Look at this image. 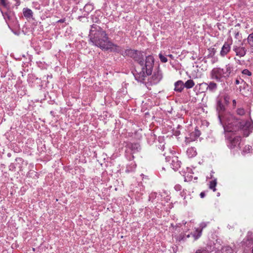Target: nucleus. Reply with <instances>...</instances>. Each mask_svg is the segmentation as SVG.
<instances>
[{
	"label": "nucleus",
	"instance_id": "obj_1",
	"mask_svg": "<svg viewBox=\"0 0 253 253\" xmlns=\"http://www.w3.org/2000/svg\"><path fill=\"white\" fill-rule=\"evenodd\" d=\"M130 57L137 62L140 67L135 69L133 74L136 80L140 83L144 81L147 76L152 74L154 65V58L152 55L145 56L143 52L133 50Z\"/></svg>",
	"mask_w": 253,
	"mask_h": 253
},
{
	"label": "nucleus",
	"instance_id": "obj_2",
	"mask_svg": "<svg viewBox=\"0 0 253 253\" xmlns=\"http://www.w3.org/2000/svg\"><path fill=\"white\" fill-rule=\"evenodd\" d=\"M88 37L90 42L93 45L102 50H108L112 49L114 43L109 40L106 31L97 24L91 26Z\"/></svg>",
	"mask_w": 253,
	"mask_h": 253
},
{
	"label": "nucleus",
	"instance_id": "obj_3",
	"mask_svg": "<svg viewBox=\"0 0 253 253\" xmlns=\"http://www.w3.org/2000/svg\"><path fill=\"white\" fill-rule=\"evenodd\" d=\"M226 119L230 122L224 126V130L228 132H236L239 130L243 131L245 137L249 135L253 127L252 120L247 121H240L234 115H228Z\"/></svg>",
	"mask_w": 253,
	"mask_h": 253
},
{
	"label": "nucleus",
	"instance_id": "obj_4",
	"mask_svg": "<svg viewBox=\"0 0 253 253\" xmlns=\"http://www.w3.org/2000/svg\"><path fill=\"white\" fill-rule=\"evenodd\" d=\"M226 101L225 98L223 100L221 98H217L216 105V112L218 114V118L220 124L222 125L224 128V126H226L227 124H228L229 122H230V121H229L226 119V117L228 115H232L230 113L226 112V108L224 104Z\"/></svg>",
	"mask_w": 253,
	"mask_h": 253
},
{
	"label": "nucleus",
	"instance_id": "obj_5",
	"mask_svg": "<svg viewBox=\"0 0 253 253\" xmlns=\"http://www.w3.org/2000/svg\"><path fill=\"white\" fill-rule=\"evenodd\" d=\"M211 79L217 82H222L223 79H227L224 73V69L220 67H216L212 69L210 73Z\"/></svg>",
	"mask_w": 253,
	"mask_h": 253
},
{
	"label": "nucleus",
	"instance_id": "obj_6",
	"mask_svg": "<svg viewBox=\"0 0 253 253\" xmlns=\"http://www.w3.org/2000/svg\"><path fill=\"white\" fill-rule=\"evenodd\" d=\"M243 42H242L241 45H234L233 50L236 53V55L240 57H244L247 53V49L243 46Z\"/></svg>",
	"mask_w": 253,
	"mask_h": 253
},
{
	"label": "nucleus",
	"instance_id": "obj_7",
	"mask_svg": "<svg viewBox=\"0 0 253 253\" xmlns=\"http://www.w3.org/2000/svg\"><path fill=\"white\" fill-rule=\"evenodd\" d=\"M201 135L200 131L197 129H195L194 131L190 133L189 137H185V142L186 144L191 142L195 141Z\"/></svg>",
	"mask_w": 253,
	"mask_h": 253
},
{
	"label": "nucleus",
	"instance_id": "obj_8",
	"mask_svg": "<svg viewBox=\"0 0 253 253\" xmlns=\"http://www.w3.org/2000/svg\"><path fill=\"white\" fill-rule=\"evenodd\" d=\"M170 161V165L171 168L174 171H176V170H178V169L181 167V163L178 160V157L173 156L171 158Z\"/></svg>",
	"mask_w": 253,
	"mask_h": 253
},
{
	"label": "nucleus",
	"instance_id": "obj_9",
	"mask_svg": "<svg viewBox=\"0 0 253 253\" xmlns=\"http://www.w3.org/2000/svg\"><path fill=\"white\" fill-rule=\"evenodd\" d=\"M230 45L231 43H229L228 42H224L220 52V55L221 56L224 57L229 53L231 49Z\"/></svg>",
	"mask_w": 253,
	"mask_h": 253
},
{
	"label": "nucleus",
	"instance_id": "obj_10",
	"mask_svg": "<svg viewBox=\"0 0 253 253\" xmlns=\"http://www.w3.org/2000/svg\"><path fill=\"white\" fill-rule=\"evenodd\" d=\"M224 73L227 78H229L231 74H235L233 65L231 63L226 64L225 65V69H224Z\"/></svg>",
	"mask_w": 253,
	"mask_h": 253
},
{
	"label": "nucleus",
	"instance_id": "obj_11",
	"mask_svg": "<svg viewBox=\"0 0 253 253\" xmlns=\"http://www.w3.org/2000/svg\"><path fill=\"white\" fill-rule=\"evenodd\" d=\"M241 140L240 136H236L230 140L229 147L230 149L235 148L237 145L239 146Z\"/></svg>",
	"mask_w": 253,
	"mask_h": 253
},
{
	"label": "nucleus",
	"instance_id": "obj_12",
	"mask_svg": "<svg viewBox=\"0 0 253 253\" xmlns=\"http://www.w3.org/2000/svg\"><path fill=\"white\" fill-rule=\"evenodd\" d=\"M162 74L159 70L155 72L152 76V80L154 84H157L159 83L162 79Z\"/></svg>",
	"mask_w": 253,
	"mask_h": 253
},
{
	"label": "nucleus",
	"instance_id": "obj_13",
	"mask_svg": "<svg viewBox=\"0 0 253 253\" xmlns=\"http://www.w3.org/2000/svg\"><path fill=\"white\" fill-rule=\"evenodd\" d=\"M128 147L131 150L133 153L139 152L141 150V147L139 143H129L127 144Z\"/></svg>",
	"mask_w": 253,
	"mask_h": 253
},
{
	"label": "nucleus",
	"instance_id": "obj_14",
	"mask_svg": "<svg viewBox=\"0 0 253 253\" xmlns=\"http://www.w3.org/2000/svg\"><path fill=\"white\" fill-rule=\"evenodd\" d=\"M174 86V90L177 92H181L184 87V84L182 81L179 80L175 83Z\"/></svg>",
	"mask_w": 253,
	"mask_h": 253
},
{
	"label": "nucleus",
	"instance_id": "obj_15",
	"mask_svg": "<svg viewBox=\"0 0 253 253\" xmlns=\"http://www.w3.org/2000/svg\"><path fill=\"white\" fill-rule=\"evenodd\" d=\"M187 154L189 158H192L195 156L197 152L195 148L193 147L189 148L187 150Z\"/></svg>",
	"mask_w": 253,
	"mask_h": 253
},
{
	"label": "nucleus",
	"instance_id": "obj_16",
	"mask_svg": "<svg viewBox=\"0 0 253 253\" xmlns=\"http://www.w3.org/2000/svg\"><path fill=\"white\" fill-rule=\"evenodd\" d=\"M24 16L26 18H31L33 16L32 11L28 8H24L23 11Z\"/></svg>",
	"mask_w": 253,
	"mask_h": 253
},
{
	"label": "nucleus",
	"instance_id": "obj_17",
	"mask_svg": "<svg viewBox=\"0 0 253 253\" xmlns=\"http://www.w3.org/2000/svg\"><path fill=\"white\" fill-rule=\"evenodd\" d=\"M208 90L210 91H213L217 88V84L213 82H210L209 84H208Z\"/></svg>",
	"mask_w": 253,
	"mask_h": 253
},
{
	"label": "nucleus",
	"instance_id": "obj_18",
	"mask_svg": "<svg viewBox=\"0 0 253 253\" xmlns=\"http://www.w3.org/2000/svg\"><path fill=\"white\" fill-rule=\"evenodd\" d=\"M133 50L134 49H127L125 50H123V49H122L121 54L124 56H128L130 57V54H132Z\"/></svg>",
	"mask_w": 253,
	"mask_h": 253
},
{
	"label": "nucleus",
	"instance_id": "obj_19",
	"mask_svg": "<svg viewBox=\"0 0 253 253\" xmlns=\"http://www.w3.org/2000/svg\"><path fill=\"white\" fill-rule=\"evenodd\" d=\"M184 84V87L187 89L191 88L195 85V83L192 80H188Z\"/></svg>",
	"mask_w": 253,
	"mask_h": 253
},
{
	"label": "nucleus",
	"instance_id": "obj_20",
	"mask_svg": "<svg viewBox=\"0 0 253 253\" xmlns=\"http://www.w3.org/2000/svg\"><path fill=\"white\" fill-rule=\"evenodd\" d=\"M190 237V235L188 234L186 235L184 234H180L179 236L176 237V240L178 242H181L182 241H185L186 238H189Z\"/></svg>",
	"mask_w": 253,
	"mask_h": 253
},
{
	"label": "nucleus",
	"instance_id": "obj_21",
	"mask_svg": "<svg viewBox=\"0 0 253 253\" xmlns=\"http://www.w3.org/2000/svg\"><path fill=\"white\" fill-rule=\"evenodd\" d=\"M193 237L194 238V240H197L202 235V230H200L199 229H197L195 232L193 234H192Z\"/></svg>",
	"mask_w": 253,
	"mask_h": 253
},
{
	"label": "nucleus",
	"instance_id": "obj_22",
	"mask_svg": "<svg viewBox=\"0 0 253 253\" xmlns=\"http://www.w3.org/2000/svg\"><path fill=\"white\" fill-rule=\"evenodd\" d=\"M84 9L85 11L87 12V13H89L93 10V5L91 4H86L84 6Z\"/></svg>",
	"mask_w": 253,
	"mask_h": 253
},
{
	"label": "nucleus",
	"instance_id": "obj_23",
	"mask_svg": "<svg viewBox=\"0 0 253 253\" xmlns=\"http://www.w3.org/2000/svg\"><path fill=\"white\" fill-rule=\"evenodd\" d=\"M247 41L250 46L253 48V33L249 35Z\"/></svg>",
	"mask_w": 253,
	"mask_h": 253
},
{
	"label": "nucleus",
	"instance_id": "obj_24",
	"mask_svg": "<svg viewBox=\"0 0 253 253\" xmlns=\"http://www.w3.org/2000/svg\"><path fill=\"white\" fill-rule=\"evenodd\" d=\"M200 89L202 90V92H205L206 90H208V83H202L199 84Z\"/></svg>",
	"mask_w": 253,
	"mask_h": 253
},
{
	"label": "nucleus",
	"instance_id": "obj_25",
	"mask_svg": "<svg viewBox=\"0 0 253 253\" xmlns=\"http://www.w3.org/2000/svg\"><path fill=\"white\" fill-rule=\"evenodd\" d=\"M216 180L214 179L210 181L209 187L210 189H212L213 191H215L216 188L215 186L216 185Z\"/></svg>",
	"mask_w": 253,
	"mask_h": 253
},
{
	"label": "nucleus",
	"instance_id": "obj_26",
	"mask_svg": "<svg viewBox=\"0 0 253 253\" xmlns=\"http://www.w3.org/2000/svg\"><path fill=\"white\" fill-rule=\"evenodd\" d=\"M237 115L239 116H243L245 114V110L243 108H238L236 111Z\"/></svg>",
	"mask_w": 253,
	"mask_h": 253
},
{
	"label": "nucleus",
	"instance_id": "obj_27",
	"mask_svg": "<svg viewBox=\"0 0 253 253\" xmlns=\"http://www.w3.org/2000/svg\"><path fill=\"white\" fill-rule=\"evenodd\" d=\"M159 57L160 59V61L163 63H166L168 61L167 58L166 56L164 55L162 52L160 53L159 54Z\"/></svg>",
	"mask_w": 253,
	"mask_h": 253
},
{
	"label": "nucleus",
	"instance_id": "obj_28",
	"mask_svg": "<svg viewBox=\"0 0 253 253\" xmlns=\"http://www.w3.org/2000/svg\"><path fill=\"white\" fill-rule=\"evenodd\" d=\"M251 149H252L251 146H250L249 145L246 146L243 150V153H249L250 152V150Z\"/></svg>",
	"mask_w": 253,
	"mask_h": 253
},
{
	"label": "nucleus",
	"instance_id": "obj_29",
	"mask_svg": "<svg viewBox=\"0 0 253 253\" xmlns=\"http://www.w3.org/2000/svg\"><path fill=\"white\" fill-rule=\"evenodd\" d=\"M115 47V49H114V51H116L117 52L121 53L122 49L121 48V47H120V46H118V45H117L116 44H114V45H112V47Z\"/></svg>",
	"mask_w": 253,
	"mask_h": 253
},
{
	"label": "nucleus",
	"instance_id": "obj_30",
	"mask_svg": "<svg viewBox=\"0 0 253 253\" xmlns=\"http://www.w3.org/2000/svg\"><path fill=\"white\" fill-rule=\"evenodd\" d=\"M195 253H209L208 251L203 248H201L196 251Z\"/></svg>",
	"mask_w": 253,
	"mask_h": 253
},
{
	"label": "nucleus",
	"instance_id": "obj_31",
	"mask_svg": "<svg viewBox=\"0 0 253 253\" xmlns=\"http://www.w3.org/2000/svg\"><path fill=\"white\" fill-rule=\"evenodd\" d=\"M242 73L243 74L248 75L249 76H251L252 75V72L247 69L243 70Z\"/></svg>",
	"mask_w": 253,
	"mask_h": 253
},
{
	"label": "nucleus",
	"instance_id": "obj_32",
	"mask_svg": "<svg viewBox=\"0 0 253 253\" xmlns=\"http://www.w3.org/2000/svg\"><path fill=\"white\" fill-rule=\"evenodd\" d=\"M0 5L6 7L8 5L7 0H0Z\"/></svg>",
	"mask_w": 253,
	"mask_h": 253
},
{
	"label": "nucleus",
	"instance_id": "obj_33",
	"mask_svg": "<svg viewBox=\"0 0 253 253\" xmlns=\"http://www.w3.org/2000/svg\"><path fill=\"white\" fill-rule=\"evenodd\" d=\"M174 188V189L176 191H180L182 189V187L179 184H177V185H175Z\"/></svg>",
	"mask_w": 253,
	"mask_h": 253
},
{
	"label": "nucleus",
	"instance_id": "obj_34",
	"mask_svg": "<svg viewBox=\"0 0 253 253\" xmlns=\"http://www.w3.org/2000/svg\"><path fill=\"white\" fill-rule=\"evenodd\" d=\"M206 226V224L205 223H202L201 224L200 227H201V229L200 230H203L204 228H205Z\"/></svg>",
	"mask_w": 253,
	"mask_h": 253
},
{
	"label": "nucleus",
	"instance_id": "obj_35",
	"mask_svg": "<svg viewBox=\"0 0 253 253\" xmlns=\"http://www.w3.org/2000/svg\"><path fill=\"white\" fill-rule=\"evenodd\" d=\"M200 195L201 198H203L205 197V193L204 192H202L200 193Z\"/></svg>",
	"mask_w": 253,
	"mask_h": 253
},
{
	"label": "nucleus",
	"instance_id": "obj_36",
	"mask_svg": "<svg viewBox=\"0 0 253 253\" xmlns=\"http://www.w3.org/2000/svg\"><path fill=\"white\" fill-rule=\"evenodd\" d=\"M15 1H16V4L17 5H19L20 4V0H14Z\"/></svg>",
	"mask_w": 253,
	"mask_h": 253
},
{
	"label": "nucleus",
	"instance_id": "obj_37",
	"mask_svg": "<svg viewBox=\"0 0 253 253\" xmlns=\"http://www.w3.org/2000/svg\"><path fill=\"white\" fill-rule=\"evenodd\" d=\"M236 105V101L235 100H233V106L234 107H235Z\"/></svg>",
	"mask_w": 253,
	"mask_h": 253
},
{
	"label": "nucleus",
	"instance_id": "obj_38",
	"mask_svg": "<svg viewBox=\"0 0 253 253\" xmlns=\"http://www.w3.org/2000/svg\"><path fill=\"white\" fill-rule=\"evenodd\" d=\"M235 84H240V81L238 79H236L235 81Z\"/></svg>",
	"mask_w": 253,
	"mask_h": 253
},
{
	"label": "nucleus",
	"instance_id": "obj_39",
	"mask_svg": "<svg viewBox=\"0 0 253 253\" xmlns=\"http://www.w3.org/2000/svg\"><path fill=\"white\" fill-rule=\"evenodd\" d=\"M15 168L13 164H11L10 166V169H11Z\"/></svg>",
	"mask_w": 253,
	"mask_h": 253
},
{
	"label": "nucleus",
	"instance_id": "obj_40",
	"mask_svg": "<svg viewBox=\"0 0 253 253\" xmlns=\"http://www.w3.org/2000/svg\"><path fill=\"white\" fill-rule=\"evenodd\" d=\"M64 19H60L58 22H60V23H62V22H64Z\"/></svg>",
	"mask_w": 253,
	"mask_h": 253
},
{
	"label": "nucleus",
	"instance_id": "obj_41",
	"mask_svg": "<svg viewBox=\"0 0 253 253\" xmlns=\"http://www.w3.org/2000/svg\"><path fill=\"white\" fill-rule=\"evenodd\" d=\"M16 161H22V159L20 158H16Z\"/></svg>",
	"mask_w": 253,
	"mask_h": 253
},
{
	"label": "nucleus",
	"instance_id": "obj_42",
	"mask_svg": "<svg viewBox=\"0 0 253 253\" xmlns=\"http://www.w3.org/2000/svg\"><path fill=\"white\" fill-rule=\"evenodd\" d=\"M212 52H213V54H213V55L215 54V50H214V48H212Z\"/></svg>",
	"mask_w": 253,
	"mask_h": 253
},
{
	"label": "nucleus",
	"instance_id": "obj_43",
	"mask_svg": "<svg viewBox=\"0 0 253 253\" xmlns=\"http://www.w3.org/2000/svg\"><path fill=\"white\" fill-rule=\"evenodd\" d=\"M169 57H170V58H172L173 57V56L171 55V54H169L168 55Z\"/></svg>",
	"mask_w": 253,
	"mask_h": 253
},
{
	"label": "nucleus",
	"instance_id": "obj_44",
	"mask_svg": "<svg viewBox=\"0 0 253 253\" xmlns=\"http://www.w3.org/2000/svg\"><path fill=\"white\" fill-rule=\"evenodd\" d=\"M238 35H239V33H237L236 34V36H236V37H237V36H238Z\"/></svg>",
	"mask_w": 253,
	"mask_h": 253
}]
</instances>
